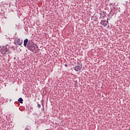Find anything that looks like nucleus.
Wrapping results in <instances>:
<instances>
[{
    "label": "nucleus",
    "instance_id": "6e6552de",
    "mask_svg": "<svg viewBox=\"0 0 130 130\" xmlns=\"http://www.w3.org/2000/svg\"><path fill=\"white\" fill-rule=\"evenodd\" d=\"M37 107H38V108H40L41 107V105L39 104H38Z\"/></svg>",
    "mask_w": 130,
    "mask_h": 130
},
{
    "label": "nucleus",
    "instance_id": "9d476101",
    "mask_svg": "<svg viewBox=\"0 0 130 130\" xmlns=\"http://www.w3.org/2000/svg\"><path fill=\"white\" fill-rule=\"evenodd\" d=\"M33 46H34V45H33Z\"/></svg>",
    "mask_w": 130,
    "mask_h": 130
},
{
    "label": "nucleus",
    "instance_id": "7ed1b4c3",
    "mask_svg": "<svg viewBox=\"0 0 130 130\" xmlns=\"http://www.w3.org/2000/svg\"><path fill=\"white\" fill-rule=\"evenodd\" d=\"M82 68H83V66L81 64L76 65L75 68L74 70L76 71V72H80L81 70H82Z\"/></svg>",
    "mask_w": 130,
    "mask_h": 130
},
{
    "label": "nucleus",
    "instance_id": "20e7f679",
    "mask_svg": "<svg viewBox=\"0 0 130 130\" xmlns=\"http://www.w3.org/2000/svg\"><path fill=\"white\" fill-rule=\"evenodd\" d=\"M100 24L103 25V26H104V27H105L106 26H107V24H108V19H107V21L102 20Z\"/></svg>",
    "mask_w": 130,
    "mask_h": 130
},
{
    "label": "nucleus",
    "instance_id": "1a4fd4ad",
    "mask_svg": "<svg viewBox=\"0 0 130 130\" xmlns=\"http://www.w3.org/2000/svg\"><path fill=\"white\" fill-rule=\"evenodd\" d=\"M64 66L66 67H68V64H65Z\"/></svg>",
    "mask_w": 130,
    "mask_h": 130
},
{
    "label": "nucleus",
    "instance_id": "f257e3e1",
    "mask_svg": "<svg viewBox=\"0 0 130 130\" xmlns=\"http://www.w3.org/2000/svg\"><path fill=\"white\" fill-rule=\"evenodd\" d=\"M27 48L31 50V51H33V42L32 40H29L27 43Z\"/></svg>",
    "mask_w": 130,
    "mask_h": 130
},
{
    "label": "nucleus",
    "instance_id": "39448f33",
    "mask_svg": "<svg viewBox=\"0 0 130 130\" xmlns=\"http://www.w3.org/2000/svg\"><path fill=\"white\" fill-rule=\"evenodd\" d=\"M15 42L18 45H22V43H23V40H20L19 39H17L15 40Z\"/></svg>",
    "mask_w": 130,
    "mask_h": 130
},
{
    "label": "nucleus",
    "instance_id": "f03ea898",
    "mask_svg": "<svg viewBox=\"0 0 130 130\" xmlns=\"http://www.w3.org/2000/svg\"><path fill=\"white\" fill-rule=\"evenodd\" d=\"M9 51V46H3V48L0 50V52L2 53V54H6V53Z\"/></svg>",
    "mask_w": 130,
    "mask_h": 130
},
{
    "label": "nucleus",
    "instance_id": "0eeeda50",
    "mask_svg": "<svg viewBox=\"0 0 130 130\" xmlns=\"http://www.w3.org/2000/svg\"><path fill=\"white\" fill-rule=\"evenodd\" d=\"M18 101L20 102V103H23V99L22 98H19L18 99Z\"/></svg>",
    "mask_w": 130,
    "mask_h": 130
},
{
    "label": "nucleus",
    "instance_id": "423d86ee",
    "mask_svg": "<svg viewBox=\"0 0 130 130\" xmlns=\"http://www.w3.org/2000/svg\"><path fill=\"white\" fill-rule=\"evenodd\" d=\"M28 39H26L24 40L23 45H24V46H25V47H26V46H27V44H28Z\"/></svg>",
    "mask_w": 130,
    "mask_h": 130
}]
</instances>
